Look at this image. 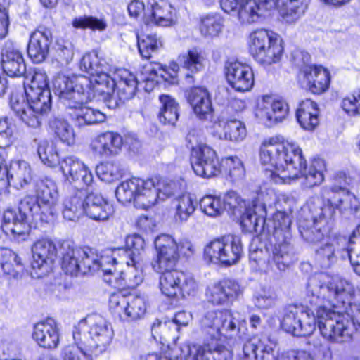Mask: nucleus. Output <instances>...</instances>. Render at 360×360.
<instances>
[{
    "label": "nucleus",
    "mask_w": 360,
    "mask_h": 360,
    "mask_svg": "<svg viewBox=\"0 0 360 360\" xmlns=\"http://www.w3.org/2000/svg\"><path fill=\"white\" fill-rule=\"evenodd\" d=\"M81 102L76 105L75 108H70V115L72 117L75 125L82 127L86 125H93L103 122L105 120V115L101 111L86 105Z\"/></svg>",
    "instance_id": "obj_40"
},
{
    "label": "nucleus",
    "mask_w": 360,
    "mask_h": 360,
    "mask_svg": "<svg viewBox=\"0 0 360 360\" xmlns=\"http://www.w3.org/2000/svg\"><path fill=\"white\" fill-rule=\"evenodd\" d=\"M177 331L178 327L176 323L166 319H155L151 326L153 338L162 344L169 343L170 340H174Z\"/></svg>",
    "instance_id": "obj_47"
},
{
    "label": "nucleus",
    "mask_w": 360,
    "mask_h": 360,
    "mask_svg": "<svg viewBox=\"0 0 360 360\" xmlns=\"http://www.w3.org/2000/svg\"><path fill=\"white\" fill-rule=\"evenodd\" d=\"M1 64L4 72L9 77H19L26 72L22 54L12 44H6L2 50Z\"/></svg>",
    "instance_id": "obj_35"
},
{
    "label": "nucleus",
    "mask_w": 360,
    "mask_h": 360,
    "mask_svg": "<svg viewBox=\"0 0 360 360\" xmlns=\"http://www.w3.org/2000/svg\"><path fill=\"white\" fill-rule=\"evenodd\" d=\"M51 42L50 30L41 27L32 32L27 46V54L30 59L37 63L44 61L48 56Z\"/></svg>",
    "instance_id": "obj_31"
},
{
    "label": "nucleus",
    "mask_w": 360,
    "mask_h": 360,
    "mask_svg": "<svg viewBox=\"0 0 360 360\" xmlns=\"http://www.w3.org/2000/svg\"><path fill=\"white\" fill-rule=\"evenodd\" d=\"M10 106L15 115L28 127L37 128L41 124L48 110H41L40 107L26 101L22 95L12 94Z\"/></svg>",
    "instance_id": "obj_26"
},
{
    "label": "nucleus",
    "mask_w": 360,
    "mask_h": 360,
    "mask_svg": "<svg viewBox=\"0 0 360 360\" xmlns=\"http://www.w3.org/2000/svg\"><path fill=\"white\" fill-rule=\"evenodd\" d=\"M201 327L207 341L243 338L240 321L230 310L207 311L201 320Z\"/></svg>",
    "instance_id": "obj_10"
},
{
    "label": "nucleus",
    "mask_w": 360,
    "mask_h": 360,
    "mask_svg": "<svg viewBox=\"0 0 360 360\" xmlns=\"http://www.w3.org/2000/svg\"><path fill=\"white\" fill-rule=\"evenodd\" d=\"M222 203L224 205V210H226L236 218H240V224L246 231H257L259 227L264 228L266 205L259 199L246 202L235 191H231L226 193Z\"/></svg>",
    "instance_id": "obj_11"
},
{
    "label": "nucleus",
    "mask_w": 360,
    "mask_h": 360,
    "mask_svg": "<svg viewBox=\"0 0 360 360\" xmlns=\"http://www.w3.org/2000/svg\"><path fill=\"white\" fill-rule=\"evenodd\" d=\"M303 73L310 91L319 94L326 91L330 84V73L322 66H306Z\"/></svg>",
    "instance_id": "obj_38"
},
{
    "label": "nucleus",
    "mask_w": 360,
    "mask_h": 360,
    "mask_svg": "<svg viewBox=\"0 0 360 360\" xmlns=\"http://www.w3.org/2000/svg\"><path fill=\"white\" fill-rule=\"evenodd\" d=\"M272 250L271 258L277 269L284 271L295 260L294 246L292 236L280 237L277 236L271 238Z\"/></svg>",
    "instance_id": "obj_28"
},
{
    "label": "nucleus",
    "mask_w": 360,
    "mask_h": 360,
    "mask_svg": "<svg viewBox=\"0 0 360 360\" xmlns=\"http://www.w3.org/2000/svg\"><path fill=\"white\" fill-rule=\"evenodd\" d=\"M328 231L323 235L322 239L319 240L321 243L315 252L316 263L321 268L328 269L335 264L338 258L342 259L349 258L352 264V255L354 253L358 254L360 250L352 248V245L356 243L358 239H355V242H351L350 237L347 238L341 236L324 239V236L328 233ZM307 240L308 241V240ZM310 243L312 242L310 241ZM314 243H318V241Z\"/></svg>",
    "instance_id": "obj_14"
},
{
    "label": "nucleus",
    "mask_w": 360,
    "mask_h": 360,
    "mask_svg": "<svg viewBox=\"0 0 360 360\" xmlns=\"http://www.w3.org/2000/svg\"><path fill=\"white\" fill-rule=\"evenodd\" d=\"M243 291L238 282L224 279L209 285L205 291L207 301L214 305H224L236 300Z\"/></svg>",
    "instance_id": "obj_22"
},
{
    "label": "nucleus",
    "mask_w": 360,
    "mask_h": 360,
    "mask_svg": "<svg viewBox=\"0 0 360 360\" xmlns=\"http://www.w3.org/2000/svg\"><path fill=\"white\" fill-rule=\"evenodd\" d=\"M35 197L25 196L21 201L24 210L34 212V218L49 222L58 213V191L56 183L48 178L39 179L35 185Z\"/></svg>",
    "instance_id": "obj_9"
},
{
    "label": "nucleus",
    "mask_w": 360,
    "mask_h": 360,
    "mask_svg": "<svg viewBox=\"0 0 360 360\" xmlns=\"http://www.w3.org/2000/svg\"><path fill=\"white\" fill-rule=\"evenodd\" d=\"M319 109L315 102L311 99L302 101L297 110L296 118L300 127L307 131H312L318 126Z\"/></svg>",
    "instance_id": "obj_41"
},
{
    "label": "nucleus",
    "mask_w": 360,
    "mask_h": 360,
    "mask_svg": "<svg viewBox=\"0 0 360 360\" xmlns=\"http://www.w3.org/2000/svg\"><path fill=\"white\" fill-rule=\"evenodd\" d=\"M198 202L191 194L185 193L176 197L172 202L175 210L174 219L178 222H186L193 215Z\"/></svg>",
    "instance_id": "obj_46"
},
{
    "label": "nucleus",
    "mask_w": 360,
    "mask_h": 360,
    "mask_svg": "<svg viewBox=\"0 0 360 360\" xmlns=\"http://www.w3.org/2000/svg\"><path fill=\"white\" fill-rule=\"evenodd\" d=\"M324 191L331 193L333 195L322 206L310 207L312 221H300V232L304 240L315 242L322 239L330 229L335 209L345 215L354 214L360 209L359 199L345 185L334 186L328 190L325 188Z\"/></svg>",
    "instance_id": "obj_4"
},
{
    "label": "nucleus",
    "mask_w": 360,
    "mask_h": 360,
    "mask_svg": "<svg viewBox=\"0 0 360 360\" xmlns=\"http://www.w3.org/2000/svg\"><path fill=\"white\" fill-rule=\"evenodd\" d=\"M160 288L162 294L168 297H175L180 291L182 271L168 269L160 271Z\"/></svg>",
    "instance_id": "obj_45"
},
{
    "label": "nucleus",
    "mask_w": 360,
    "mask_h": 360,
    "mask_svg": "<svg viewBox=\"0 0 360 360\" xmlns=\"http://www.w3.org/2000/svg\"><path fill=\"white\" fill-rule=\"evenodd\" d=\"M72 25L76 29H90L93 31L103 32L107 27V22L104 18L84 15L75 18L72 21Z\"/></svg>",
    "instance_id": "obj_59"
},
{
    "label": "nucleus",
    "mask_w": 360,
    "mask_h": 360,
    "mask_svg": "<svg viewBox=\"0 0 360 360\" xmlns=\"http://www.w3.org/2000/svg\"><path fill=\"white\" fill-rule=\"evenodd\" d=\"M226 78L230 86L237 91H250L254 85L252 68L238 61H229L225 65Z\"/></svg>",
    "instance_id": "obj_25"
},
{
    "label": "nucleus",
    "mask_w": 360,
    "mask_h": 360,
    "mask_svg": "<svg viewBox=\"0 0 360 360\" xmlns=\"http://www.w3.org/2000/svg\"><path fill=\"white\" fill-rule=\"evenodd\" d=\"M170 194V192H161L152 179L143 180L139 178H132L122 182L115 192L119 202L124 204L133 201L136 208L142 210H148L155 205L158 200H164Z\"/></svg>",
    "instance_id": "obj_8"
},
{
    "label": "nucleus",
    "mask_w": 360,
    "mask_h": 360,
    "mask_svg": "<svg viewBox=\"0 0 360 360\" xmlns=\"http://www.w3.org/2000/svg\"><path fill=\"white\" fill-rule=\"evenodd\" d=\"M144 248V239L139 235L134 234L127 236L126 247L115 250L113 255L117 254L125 259L141 261Z\"/></svg>",
    "instance_id": "obj_44"
},
{
    "label": "nucleus",
    "mask_w": 360,
    "mask_h": 360,
    "mask_svg": "<svg viewBox=\"0 0 360 360\" xmlns=\"http://www.w3.org/2000/svg\"><path fill=\"white\" fill-rule=\"evenodd\" d=\"M176 20L175 10L164 1L152 0L148 3L147 10L144 13V21L148 24L155 23L158 26L167 27L175 23Z\"/></svg>",
    "instance_id": "obj_30"
},
{
    "label": "nucleus",
    "mask_w": 360,
    "mask_h": 360,
    "mask_svg": "<svg viewBox=\"0 0 360 360\" xmlns=\"http://www.w3.org/2000/svg\"><path fill=\"white\" fill-rule=\"evenodd\" d=\"M75 343L84 346L94 355L105 352L112 343L114 330L110 323L98 315H89L73 327Z\"/></svg>",
    "instance_id": "obj_7"
},
{
    "label": "nucleus",
    "mask_w": 360,
    "mask_h": 360,
    "mask_svg": "<svg viewBox=\"0 0 360 360\" xmlns=\"http://www.w3.org/2000/svg\"><path fill=\"white\" fill-rule=\"evenodd\" d=\"M162 105L159 118L164 124L174 125L179 119V104L169 95H161L159 97Z\"/></svg>",
    "instance_id": "obj_49"
},
{
    "label": "nucleus",
    "mask_w": 360,
    "mask_h": 360,
    "mask_svg": "<svg viewBox=\"0 0 360 360\" xmlns=\"http://www.w3.org/2000/svg\"><path fill=\"white\" fill-rule=\"evenodd\" d=\"M76 77L70 78L63 75H57L53 81V91L60 101L68 108H75L81 102H88L94 97V93L86 88L76 86Z\"/></svg>",
    "instance_id": "obj_18"
},
{
    "label": "nucleus",
    "mask_w": 360,
    "mask_h": 360,
    "mask_svg": "<svg viewBox=\"0 0 360 360\" xmlns=\"http://www.w3.org/2000/svg\"><path fill=\"white\" fill-rule=\"evenodd\" d=\"M0 266L3 272L17 278L23 271L24 266L20 256L8 248H0Z\"/></svg>",
    "instance_id": "obj_43"
},
{
    "label": "nucleus",
    "mask_w": 360,
    "mask_h": 360,
    "mask_svg": "<svg viewBox=\"0 0 360 360\" xmlns=\"http://www.w3.org/2000/svg\"><path fill=\"white\" fill-rule=\"evenodd\" d=\"M84 198L85 214L96 221H105L115 212L114 207L101 194L97 193H86Z\"/></svg>",
    "instance_id": "obj_29"
},
{
    "label": "nucleus",
    "mask_w": 360,
    "mask_h": 360,
    "mask_svg": "<svg viewBox=\"0 0 360 360\" xmlns=\"http://www.w3.org/2000/svg\"><path fill=\"white\" fill-rule=\"evenodd\" d=\"M122 146V136L117 133L108 131L96 136L91 141V148L95 155L108 158L117 155Z\"/></svg>",
    "instance_id": "obj_37"
},
{
    "label": "nucleus",
    "mask_w": 360,
    "mask_h": 360,
    "mask_svg": "<svg viewBox=\"0 0 360 360\" xmlns=\"http://www.w3.org/2000/svg\"><path fill=\"white\" fill-rule=\"evenodd\" d=\"M188 101L200 120H207L212 117V103L207 89L201 86L192 88L188 95Z\"/></svg>",
    "instance_id": "obj_36"
},
{
    "label": "nucleus",
    "mask_w": 360,
    "mask_h": 360,
    "mask_svg": "<svg viewBox=\"0 0 360 360\" xmlns=\"http://www.w3.org/2000/svg\"><path fill=\"white\" fill-rule=\"evenodd\" d=\"M96 173L101 180L105 182H112L122 176V170L120 165L115 162H105L98 165Z\"/></svg>",
    "instance_id": "obj_61"
},
{
    "label": "nucleus",
    "mask_w": 360,
    "mask_h": 360,
    "mask_svg": "<svg viewBox=\"0 0 360 360\" xmlns=\"http://www.w3.org/2000/svg\"><path fill=\"white\" fill-rule=\"evenodd\" d=\"M49 125L56 136L68 146H72L75 142V134L72 127L64 119L55 117L52 119Z\"/></svg>",
    "instance_id": "obj_54"
},
{
    "label": "nucleus",
    "mask_w": 360,
    "mask_h": 360,
    "mask_svg": "<svg viewBox=\"0 0 360 360\" xmlns=\"http://www.w3.org/2000/svg\"><path fill=\"white\" fill-rule=\"evenodd\" d=\"M260 161L266 165V175L276 184H287L304 176L306 185L314 187L324 179L325 161L315 158L309 168L301 148L296 144L281 141L278 137L264 140L260 147Z\"/></svg>",
    "instance_id": "obj_2"
},
{
    "label": "nucleus",
    "mask_w": 360,
    "mask_h": 360,
    "mask_svg": "<svg viewBox=\"0 0 360 360\" xmlns=\"http://www.w3.org/2000/svg\"><path fill=\"white\" fill-rule=\"evenodd\" d=\"M277 300L275 290L270 287L262 288L254 295L255 305L260 309H269L274 307Z\"/></svg>",
    "instance_id": "obj_62"
},
{
    "label": "nucleus",
    "mask_w": 360,
    "mask_h": 360,
    "mask_svg": "<svg viewBox=\"0 0 360 360\" xmlns=\"http://www.w3.org/2000/svg\"><path fill=\"white\" fill-rule=\"evenodd\" d=\"M26 101L39 105L41 110L49 111L51 107V95L49 88L25 89Z\"/></svg>",
    "instance_id": "obj_55"
},
{
    "label": "nucleus",
    "mask_w": 360,
    "mask_h": 360,
    "mask_svg": "<svg viewBox=\"0 0 360 360\" xmlns=\"http://www.w3.org/2000/svg\"><path fill=\"white\" fill-rule=\"evenodd\" d=\"M80 69L90 77H76V86L89 89L94 96L106 94L117 97L121 102L133 98L136 92L138 81L135 75L126 69L118 70L115 77L104 72L101 60L95 52L83 56L80 60Z\"/></svg>",
    "instance_id": "obj_3"
},
{
    "label": "nucleus",
    "mask_w": 360,
    "mask_h": 360,
    "mask_svg": "<svg viewBox=\"0 0 360 360\" xmlns=\"http://www.w3.org/2000/svg\"><path fill=\"white\" fill-rule=\"evenodd\" d=\"M274 4V0H220L221 9L229 14H237L243 24L259 22Z\"/></svg>",
    "instance_id": "obj_15"
},
{
    "label": "nucleus",
    "mask_w": 360,
    "mask_h": 360,
    "mask_svg": "<svg viewBox=\"0 0 360 360\" xmlns=\"http://www.w3.org/2000/svg\"><path fill=\"white\" fill-rule=\"evenodd\" d=\"M59 337L58 326L53 319H47L34 326L32 338L40 347L56 348L59 343Z\"/></svg>",
    "instance_id": "obj_33"
},
{
    "label": "nucleus",
    "mask_w": 360,
    "mask_h": 360,
    "mask_svg": "<svg viewBox=\"0 0 360 360\" xmlns=\"http://www.w3.org/2000/svg\"><path fill=\"white\" fill-rule=\"evenodd\" d=\"M288 113V105L285 101L273 99L269 96H263L255 110V116L266 125L282 121Z\"/></svg>",
    "instance_id": "obj_27"
},
{
    "label": "nucleus",
    "mask_w": 360,
    "mask_h": 360,
    "mask_svg": "<svg viewBox=\"0 0 360 360\" xmlns=\"http://www.w3.org/2000/svg\"><path fill=\"white\" fill-rule=\"evenodd\" d=\"M86 191L83 188H77L69 186V193L63 202L62 214L67 221H76L84 213V198Z\"/></svg>",
    "instance_id": "obj_34"
},
{
    "label": "nucleus",
    "mask_w": 360,
    "mask_h": 360,
    "mask_svg": "<svg viewBox=\"0 0 360 360\" xmlns=\"http://www.w3.org/2000/svg\"><path fill=\"white\" fill-rule=\"evenodd\" d=\"M61 266L67 274L77 276L94 274L99 271H110L106 265L111 268V255L99 256L97 251L89 247L79 248L69 240L63 241L60 245Z\"/></svg>",
    "instance_id": "obj_6"
},
{
    "label": "nucleus",
    "mask_w": 360,
    "mask_h": 360,
    "mask_svg": "<svg viewBox=\"0 0 360 360\" xmlns=\"http://www.w3.org/2000/svg\"><path fill=\"white\" fill-rule=\"evenodd\" d=\"M59 250L54 243L47 238H39L34 243L32 246L31 266L35 271L36 276L42 277L51 271Z\"/></svg>",
    "instance_id": "obj_20"
},
{
    "label": "nucleus",
    "mask_w": 360,
    "mask_h": 360,
    "mask_svg": "<svg viewBox=\"0 0 360 360\" xmlns=\"http://www.w3.org/2000/svg\"><path fill=\"white\" fill-rule=\"evenodd\" d=\"M91 351L76 343L66 346L63 350V360H90Z\"/></svg>",
    "instance_id": "obj_64"
},
{
    "label": "nucleus",
    "mask_w": 360,
    "mask_h": 360,
    "mask_svg": "<svg viewBox=\"0 0 360 360\" xmlns=\"http://www.w3.org/2000/svg\"><path fill=\"white\" fill-rule=\"evenodd\" d=\"M192 348L193 345L188 342L182 343L174 342L172 345H168L165 357L169 360H186L190 355Z\"/></svg>",
    "instance_id": "obj_63"
},
{
    "label": "nucleus",
    "mask_w": 360,
    "mask_h": 360,
    "mask_svg": "<svg viewBox=\"0 0 360 360\" xmlns=\"http://www.w3.org/2000/svg\"><path fill=\"white\" fill-rule=\"evenodd\" d=\"M275 344L267 338H252L243 347L244 360H276Z\"/></svg>",
    "instance_id": "obj_32"
},
{
    "label": "nucleus",
    "mask_w": 360,
    "mask_h": 360,
    "mask_svg": "<svg viewBox=\"0 0 360 360\" xmlns=\"http://www.w3.org/2000/svg\"><path fill=\"white\" fill-rule=\"evenodd\" d=\"M310 307L290 306L285 309L281 326L297 337L312 334L318 325L317 310L328 306L338 307L345 303L352 288L347 280L319 273L310 278L307 286Z\"/></svg>",
    "instance_id": "obj_1"
},
{
    "label": "nucleus",
    "mask_w": 360,
    "mask_h": 360,
    "mask_svg": "<svg viewBox=\"0 0 360 360\" xmlns=\"http://www.w3.org/2000/svg\"><path fill=\"white\" fill-rule=\"evenodd\" d=\"M34 141L37 143V153L41 161L48 167H55L60 164L58 150L53 143L46 140H38Z\"/></svg>",
    "instance_id": "obj_51"
},
{
    "label": "nucleus",
    "mask_w": 360,
    "mask_h": 360,
    "mask_svg": "<svg viewBox=\"0 0 360 360\" xmlns=\"http://www.w3.org/2000/svg\"><path fill=\"white\" fill-rule=\"evenodd\" d=\"M211 134L214 137L221 141L240 142L245 138L247 130L242 121L221 114L213 122Z\"/></svg>",
    "instance_id": "obj_21"
},
{
    "label": "nucleus",
    "mask_w": 360,
    "mask_h": 360,
    "mask_svg": "<svg viewBox=\"0 0 360 360\" xmlns=\"http://www.w3.org/2000/svg\"><path fill=\"white\" fill-rule=\"evenodd\" d=\"M60 166L65 180L70 184L87 187L93 186L94 181L91 170L78 158L68 156L61 160Z\"/></svg>",
    "instance_id": "obj_24"
},
{
    "label": "nucleus",
    "mask_w": 360,
    "mask_h": 360,
    "mask_svg": "<svg viewBox=\"0 0 360 360\" xmlns=\"http://www.w3.org/2000/svg\"><path fill=\"white\" fill-rule=\"evenodd\" d=\"M127 264V269L121 272L120 278H115V285H127L134 288L143 281V272L141 261L123 259Z\"/></svg>",
    "instance_id": "obj_42"
},
{
    "label": "nucleus",
    "mask_w": 360,
    "mask_h": 360,
    "mask_svg": "<svg viewBox=\"0 0 360 360\" xmlns=\"http://www.w3.org/2000/svg\"><path fill=\"white\" fill-rule=\"evenodd\" d=\"M224 28V18L219 14H209L202 18L200 30L205 37H217Z\"/></svg>",
    "instance_id": "obj_53"
},
{
    "label": "nucleus",
    "mask_w": 360,
    "mask_h": 360,
    "mask_svg": "<svg viewBox=\"0 0 360 360\" xmlns=\"http://www.w3.org/2000/svg\"><path fill=\"white\" fill-rule=\"evenodd\" d=\"M199 205L202 212L212 217L220 216L224 211V205L219 196L205 195L201 198Z\"/></svg>",
    "instance_id": "obj_60"
},
{
    "label": "nucleus",
    "mask_w": 360,
    "mask_h": 360,
    "mask_svg": "<svg viewBox=\"0 0 360 360\" xmlns=\"http://www.w3.org/2000/svg\"><path fill=\"white\" fill-rule=\"evenodd\" d=\"M186 139L192 148L191 165L196 175L211 178L222 173L221 161L215 150L202 142L203 137L200 130L190 131Z\"/></svg>",
    "instance_id": "obj_13"
},
{
    "label": "nucleus",
    "mask_w": 360,
    "mask_h": 360,
    "mask_svg": "<svg viewBox=\"0 0 360 360\" xmlns=\"http://www.w3.org/2000/svg\"><path fill=\"white\" fill-rule=\"evenodd\" d=\"M76 77L70 78L63 75H57L53 81V91L60 101L68 108H75L81 102H88L94 97V93L86 88L76 86Z\"/></svg>",
    "instance_id": "obj_17"
},
{
    "label": "nucleus",
    "mask_w": 360,
    "mask_h": 360,
    "mask_svg": "<svg viewBox=\"0 0 360 360\" xmlns=\"http://www.w3.org/2000/svg\"><path fill=\"white\" fill-rule=\"evenodd\" d=\"M266 216H264V219L265 220V224L264 225V228L259 227L257 232H263L265 229L267 230V232L271 235V238L276 237L279 236L280 237H288L292 236L290 231L291 226V219L290 215L281 211H278L274 214L271 219L266 220Z\"/></svg>",
    "instance_id": "obj_39"
},
{
    "label": "nucleus",
    "mask_w": 360,
    "mask_h": 360,
    "mask_svg": "<svg viewBox=\"0 0 360 360\" xmlns=\"http://www.w3.org/2000/svg\"><path fill=\"white\" fill-rule=\"evenodd\" d=\"M111 311L127 321H134L141 319L147 307L146 299L139 295L125 296L122 292L111 294L109 299Z\"/></svg>",
    "instance_id": "obj_16"
},
{
    "label": "nucleus",
    "mask_w": 360,
    "mask_h": 360,
    "mask_svg": "<svg viewBox=\"0 0 360 360\" xmlns=\"http://www.w3.org/2000/svg\"><path fill=\"white\" fill-rule=\"evenodd\" d=\"M32 217L35 221H38L34 218V212L30 210H24L21 207V201L17 210L8 208L4 213L3 230L8 235H11L14 238L20 237L27 234L30 231L29 218Z\"/></svg>",
    "instance_id": "obj_23"
},
{
    "label": "nucleus",
    "mask_w": 360,
    "mask_h": 360,
    "mask_svg": "<svg viewBox=\"0 0 360 360\" xmlns=\"http://www.w3.org/2000/svg\"><path fill=\"white\" fill-rule=\"evenodd\" d=\"M155 246L157 257L152 263V267L157 272L173 269L179 259V246L174 238L167 234L156 237Z\"/></svg>",
    "instance_id": "obj_19"
},
{
    "label": "nucleus",
    "mask_w": 360,
    "mask_h": 360,
    "mask_svg": "<svg viewBox=\"0 0 360 360\" xmlns=\"http://www.w3.org/2000/svg\"><path fill=\"white\" fill-rule=\"evenodd\" d=\"M138 48L143 58L149 59L152 54L158 52L163 46L162 40L156 34L137 37Z\"/></svg>",
    "instance_id": "obj_52"
},
{
    "label": "nucleus",
    "mask_w": 360,
    "mask_h": 360,
    "mask_svg": "<svg viewBox=\"0 0 360 360\" xmlns=\"http://www.w3.org/2000/svg\"><path fill=\"white\" fill-rule=\"evenodd\" d=\"M248 46L254 59L264 67L280 62L284 49L278 34L265 29L250 34Z\"/></svg>",
    "instance_id": "obj_12"
},
{
    "label": "nucleus",
    "mask_w": 360,
    "mask_h": 360,
    "mask_svg": "<svg viewBox=\"0 0 360 360\" xmlns=\"http://www.w3.org/2000/svg\"><path fill=\"white\" fill-rule=\"evenodd\" d=\"M224 248L226 255V266L236 264L243 255V247L241 239L234 235L223 236Z\"/></svg>",
    "instance_id": "obj_48"
},
{
    "label": "nucleus",
    "mask_w": 360,
    "mask_h": 360,
    "mask_svg": "<svg viewBox=\"0 0 360 360\" xmlns=\"http://www.w3.org/2000/svg\"><path fill=\"white\" fill-rule=\"evenodd\" d=\"M350 296L338 307L328 306L317 310L318 327L322 336L332 342L349 341L355 331H360V304L350 303Z\"/></svg>",
    "instance_id": "obj_5"
},
{
    "label": "nucleus",
    "mask_w": 360,
    "mask_h": 360,
    "mask_svg": "<svg viewBox=\"0 0 360 360\" xmlns=\"http://www.w3.org/2000/svg\"><path fill=\"white\" fill-rule=\"evenodd\" d=\"M274 6L283 9V14L291 15L295 19L300 17L305 12L310 0H274Z\"/></svg>",
    "instance_id": "obj_58"
},
{
    "label": "nucleus",
    "mask_w": 360,
    "mask_h": 360,
    "mask_svg": "<svg viewBox=\"0 0 360 360\" xmlns=\"http://www.w3.org/2000/svg\"><path fill=\"white\" fill-rule=\"evenodd\" d=\"M178 60L183 68L191 72H198L203 69L205 58L200 50L193 48L179 55Z\"/></svg>",
    "instance_id": "obj_50"
},
{
    "label": "nucleus",
    "mask_w": 360,
    "mask_h": 360,
    "mask_svg": "<svg viewBox=\"0 0 360 360\" xmlns=\"http://www.w3.org/2000/svg\"><path fill=\"white\" fill-rule=\"evenodd\" d=\"M223 236L211 240L204 249L206 259L214 264H222L226 266V255L224 248Z\"/></svg>",
    "instance_id": "obj_56"
},
{
    "label": "nucleus",
    "mask_w": 360,
    "mask_h": 360,
    "mask_svg": "<svg viewBox=\"0 0 360 360\" xmlns=\"http://www.w3.org/2000/svg\"><path fill=\"white\" fill-rule=\"evenodd\" d=\"M222 172L229 176L232 181L241 180L245 171L243 162L238 157H227L221 160Z\"/></svg>",
    "instance_id": "obj_57"
}]
</instances>
